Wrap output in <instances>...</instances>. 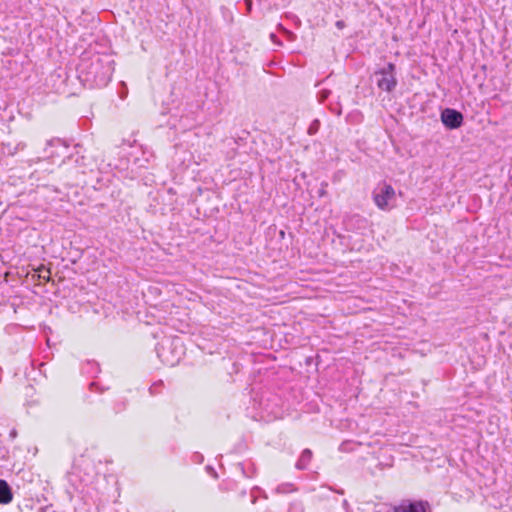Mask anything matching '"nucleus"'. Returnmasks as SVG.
Instances as JSON below:
<instances>
[{
	"instance_id": "1",
	"label": "nucleus",
	"mask_w": 512,
	"mask_h": 512,
	"mask_svg": "<svg viewBox=\"0 0 512 512\" xmlns=\"http://www.w3.org/2000/svg\"><path fill=\"white\" fill-rule=\"evenodd\" d=\"M114 60L111 55L95 53L81 57L77 66V77L84 87L103 88L112 78Z\"/></svg>"
},
{
	"instance_id": "2",
	"label": "nucleus",
	"mask_w": 512,
	"mask_h": 512,
	"mask_svg": "<svg viewBox=\"0 0 512 512\" xmlns=\"http://www.w3.org/2000/svg\"><path fill=\"white\" fill-rule=\"evenodd\" d=\"M69 146L60 138H53L46 143L45 152L47 157H63V164H72L81 173L94 172L99 169L97 161L84 154V149L81 145L76 144L69 152Z\"/></svg>"
},
{
	"instance_id": "3",
	"label": "nucleus",
	"mask_w": 512,
	"mask_h": 512,
	"mask_svg": "<svg viewBox=\"0 0 512 512\" xmlns=\"http://www.w3.org/2000/svg\"><path fill=\"white\" fill-rule=\"evenodd\" d=\"M98 476L93 460L85 454L79 455L74 459L71 470L66 474L68 484L72 489H68V493H76L81 498L85 495H92L91 486Z\"/></svg>"
},
{
	"instance_id": "4",
	"label": "nucleus",
	"mask_w": 512,
	"mask_h": 512,
	"mask_svg": "<svg viewBox=\"0 0 512 512\" xmlns=\"http://www.w3.org/2000/svg\"><path fill=\"white\" fill-rule=\"evenodd\" d=\"M160 361L170 367L177 365L185 354L181 337H164L155 347Z\"/></svg>"
},
{
	"instance_id": "5",
	"label": "nucleus",
	"mask_w": 512,
	"mask_h": 512,
	"mask_svg": "<svg viewBox=\"0 0 512 512\" xmlns=\"http://www.w3.org/2000/svg\"><path fill=\"white\" fill-rule=\"evenodd\" d=\"M113 487L105 476L99 475L91 486L92 495H85L82 500L95 504L97 508L103 507L110 501Z\"/></svg>"
},
{
	"instance_id": "6",
	"label": "nucleus",
	"mask_w": 512,
	"mask_h": 512,
	"mask_svg": "<svg viewBox=\"0 0 512 512\" xmlns=\"http://www.w3.org/2000/svg\"><path fill=\"white\" fill-rule=\"evenodd\" d=\"M376 85L381 91L392 92L397 86L396 66L389 62L384 67L379 68L373 74Z\"/></svg>"
},
{
	"instance_id": "7",
	"label": "nucleus",
	"mask_w": 512,
	"mask_h": 512,
	"mask_svg": "<svg viewBox=\"0 0 512 512\" xmlns=\"http://www.w3.org/2000/svg\"><path fill=\"white\" fill-rule=\"evenodd\" d=\"M395 199V190L392 185L381 182L373 191V200L379 209L387 210L390 208V202Z\"/></svg>"
},
{
	"instance_id": "8",
	"label": "nucleus",
	"mask_w": 512,
	"mask_h": 512,
	"mask_svg": "<svg viewBox=\"0 0 512 512\" xmlns=\"http://www.w3.org/2000/svg\"><path fill=\"white\" fill-rule=\"evenodd\" d=\"M440 117L443 125L449 130L458 129L464 123L463 114L453 108H445L442 110Z\"/></svg>"
},
{
	"instance_id": "9",
	"label": "nucleus",
	"mask_w": 512,
	"mask_h": 512,
	"mask_svg": "<svg viewBox=\"0 0 512 512\" xmlns=\"http://www.w3.org/2000/svg\"><path fill=\"white\" fill-rule=\"evenodd\" d=\"M429 503L427 501L404 500L393 509V512H428Z\"/></svg>"
},
{
	"instance_id": "10",
	"label": "nucleus",
	"mask_w": 512,
	"mask_h": 512,
	"mask_svg": "<svg viewBox=\"0 0 512 512\" xmlns=\"http://www.w3.org/2000/svg\"><path fill=\"white\" fill-rule=\"evenodd\" d=\"M367 220L358 215L354 214L344 219V225L347 231L361 230L366 228Z\"/></svg>"
},
{
	"instance_id": "11",
	"label": "nucleus",
	"mask_w": 512,
	"mask_h": 512,
	"mask_svg": "<svg viewBox=\"0 0 512 512\" xmlns=\"http://www.w3.org/2000/svg\"><path fill=\"white\" fill-rule=\"evenodd\" d=\"M99 372L100 367L96 361L88 360L81 366V373L87 377H96Z\"/></svg>"
},
{
	"instance_id": "12",
	"label": "nucleus",
	"mask_w": 512,
	"mask_h": 512,
	"mask_svg": "<svg viewBox=\"0 0 512 512\" xmlns=\"http://www.w3.org/2000/svg\"><path fill=\"white\" fill-rule=\"evenodd\" d=\"M236 467L241 471L245 478H253L256 475V467L251 460L240 462Z\"/></svg>"
},
{
	"instance_id": "13",
	"label": "nucleus",
	"mask_w": 512,
	"mask_h": 512,
	"mask_svg": "<svg viewBox=\"0 0 512 512\" xmlns=\"http://www.w3.org/2000/svg\"><path fill=\"white\" fill-rule=\"evenodd\" d=\"M13 494L11 487L5 481L0 479V504H8L12 501Z\"/></svg>"
},
{
	"instance_id": "14",
	"label": "nucleus",
	"mask_w": 512,
	"mask_h": 512,
	"mask_svg": "<svg viewBox=\"0 0 512 512\" xmlns=\"http://www.w3.org/2000/svg\"><path fill=\"white\" fill-rule=\"evenodd\" d=\"M311 459H312V451L308 448L304 449L302 451L300 457L298 458V460L295 464V467L298 470H305V469H307Z\"/></svg>"
},
{
	"instance_id": "15",
	"label": "nucleus",
	"mask_w": 512,
	"mask_h": 512,
	"mask_svg": "<svg viewBox=\"0 0 512 512\" xmlns=\"http://www.w3.org/2000/svg\"><path fill=\"white\" fill-rule=\"evenodd\" d=\"M128 407V400L126 398H119L113 404V411L118 414L125 411Z\"/></svg>"
},
{
	"instance_id": "16",
	"label": "nucleus",
	"mask_w": 512,
	"mask_h": 512,
	"mask_svg": "<svg viewBox=\"0 0 512 512\" xmlns=\"http://www.w3.org/2000/svg\"><path fill=\"white\" fill-rule=\"evenodd\" d=\"M38 279L43 280L44 282H48L51 277V272L45 266L41 265L36 271Z\"/></svg>"
},
{
	"instance_id": "17",
	"label": "nucleus",
	"mask_w": 512,
	"mask_h": 512,
	"mask_svg": "<svg viewBox=\"0 0 512 512\" xmlns=\"http://www.w3.org/2000/svg\"><path fill=\"white\" fill-rule=\"evenodd\" d=\"M304 504L301 500H293L289 503L287 512H304Z\"/></svg>"
},
{
	"instance_id": "18",
	"label": "nucleus",
	"mask_w": 512,
	"mask_h": 512,
	"mask_svg": "<svg viewBox=\"0 0 512 512\" xmlns=\"http://www.w3.org/2000/svg\"><path fill=\"white\" fill-rule=\"evenodd\" d=\"M164 387V383L162 380H158L156 382H154L150 387H149V393L150 395L152 396H155V395H158L162 392V389Z\"/></svg>"
},
{
	"instance_id": "19",
	"label": "nucleus",
	"mask_w": 512,
	"mask_h": 512,
	"mask_svg": "<svg viewBox=\"0 0 512 512\" xmlns=\"http://www.w3.org/2000/svg\"><path fill=\"white\" fill-rule=\"evenodd\" d=\"M295 490H296V488L291 483H284V484L279 485L276 488L277 493H283V494L290 493Z\"/></svg>"
},
{
	"instance_id": "20",
	"label": "nucleus",
	"mask_w": 512,
	"mask_h": 512,
	"mask_svg": "<svg viewBox=\"0 0 512 512\" xmlns=\"http://www.w3.org/2000/svg\"><path fill=\"white\" fill-rule=\"evenodd\" d=\"M236 488H237V482H235L233 480H226V481H223L221 484V489L224 491H232V490H236Z\"/></svg>"
},
{
	"instance_id": "21",
	"label": "nucleus",
	"mask_w": 512,
	"mask_h": 512,
	"mask_svg": "<svg viewBox=\"0 0 512 512\" xmlns=\"http://www.w3.org/2000/svg\"><path fill=\"white\" fill-rule=\"evenodd\" d=\"M328 108L332 113L336 114L337 116H340L342 114V108L339 101H336L335 103L331 102Z\"/></svg>"
},
{
	"instance_id": "22",
	"label": "nucleus",
	"mask_w": 512,
	"mask_h": 512,
	"mask_svg": "<svg viewBox=\"0 0 512 512\" xmlns=\"http://www.w3.org/2000/svg\"><path fill=\"white\" fill-rule=\"evenodd\" d=\"M331 95V91L329 89H322L317 94V99L319 103L325 102L329 96Z\"/></svg>"
},
{
	"instance_id": "23",
	"label": "nucleus",
	"mask_w": 512,
	"mask_h": 512,
	"mask_svg": "<svg viewBox=\"0 0 512 512\" xmlns=\"http://www.w3.org/2000/svg\"><path fill=\"white\" fill-rule=\"evenodd\" d=\"M320 127V121L318 119H315L311 122L309 128H308V134L314 135L318 132Z\"/></svg>"
},
{
	"instance_id": "24",
	"label": "nucleus",
	"mask_w": 512,
	"mask_h": 512,
	"mask_svg": "<svg viewBox=\"0 0 512 512\" xmlns=\"http://www.w3.org/2000/svg\"><path fill=\"white\" fill-rule=\"evenodd\" d=\"M89 390L102 393V392H104L105 389L104 388H99L98 383L93 381V382H91L89 384Z\"/></svg>"
},
{
	"instance_id": "25",
	"label": "nucleus",
	"mask_w": 512,
	"mask_h": 512,
	"mask_svg": "<svg viewBox=\"0 0 512 512\" xmlns=\"http://www.w3.org/2000/svg\"><path fill=\"white\" fill-rule=\"evenodd\" d=\"M244 3H245V6H246V13L250 14L251 11H252L253 1L252 0H244Z\"/></svg>"
},
{
	"instance_id": "26",
	"label": "nucleus",
	"mask_w": 512,
	"mask_h": 512,
	"mask_svg": "<svg viewBox=\"0 0 512 512\" xmlns=\"http://www.w3.org/2000/svg\"><path fill=\"white\" fill-rule=\"evenodd\" d=\"M39 512H57L52 505H48V506H45V507H41L39 509Z\"/></svg>"
},
{
	"instance_id": "27",
	"label": "nucleus",
	"mask_w": 512,
	"mask_h": 512,
	"mask_svg": "<svg viewBox=\"0 0 512 512\" xmlns=\"http://www.w3.org/2000/svg\"><path fill=\"white\" fill-rule=\"evenodd\" d=\"M278 29L288 36H293V33L286 29L285 27H283L282 24H278Z\"/></svg>"
},
{
	"instance_id": "28",
	"label": "nucleus",
	"mask_w": 512,
	"mask_h": 512,
	"mask_svg": "<svg viewBox=\"0 0 512 512\" xmlns=\"http://www.w3.org/2000/svg\"><path fill=\"white\" fill-rule=\"evenodd\" d=\"M270 39L272 40L273 43H275L276 45L278 46H281L282 45V42L277 38V36L274 34V33H271L270 34Z\"/></svg>"
},
{
	"instance_id": "29",
	"label": "nucleus",
	"mask_w": 512,
	"mask_h": 512,
	"mask_svg": "<svg viewBox=\"0 0 512 512\" xmlns=\"http://www.w3.org/2000/svg\"><path fill=\"white\" fill-rule=\"evenodd\" d=\"M206 470H207V471H208V472H209L213 477H215V478L217 477V473H216V471L214 470V468H213V467H211V466H207V467H206Z\"/></svg>"
},
{
	"instance_id": "30",
	"label": "nucleus",
	"mask_w": 512,
	"mask_h": 512,
	"mask_svg": "<svg viewBox=\"0 0 512 512\" xmlns=\"http://www.w3.org/2000/svg\"><path fill=\"white\" fill-rule=\"evenodd\" d=\"M335 25H336V27H337L338 29H342V28H344V27H345V23H344V21H343V20H338V21L335 23Z\"/></svg>"
},
{
	"instance_id": "31",
	"label": "nucleus",
	"mask_w": 512,
	"mask_h": 512,
	"mask_svg": "<svg viewBox=\"0 0 512 512\" xmlns=\"http://www.w3.org/2000/svg\"><path fill=\"white\" fill-rule=\"evenodd\" d=\"M9 437L13 440L17 437V431L16 429H12L9 433Z\"/></svg>"
},
{
	"instance_id": "32",
	"label": "nucleus",
	"mask_w": 512,
	"mask_h": 512,
	"mask_svg": "<svg viewBox=\"0 0 512 512\" xmlns=\"http://www.w3.org/2000/svg\"><path fill=\"white\" fill-rule=\"evenodd\" d=\"M250 494H251V502H252V504H255L257 502V496L254 493H250Z\"/></svg>"
},
{
	"instance_id": "33",
	"label": "nucleus",
	"mask_w": 512,
	"mask_h": 512,
	"mask_svg": "<svg viewBox=\"0 0 512 512\" xmlns=\"http://www.w3.org/2000/svg\"><path fill=\"white\" fill-rule=\"evenodd\" d=\"M246 494H247V490H246V489H242V490L239 492V496H240L241 498H244V497L246 496Z\"/></svg>"
},
{
	"instance_id": "34",
	"label": "nucleus",
	"mask_w": 512,
	"mask_h": 512,
	"mask_svg": "<svg viewBox=\"0 0 512 512\" xmlns=\"http://www.w3.org/2000/svg\"><path fill=\"white\" fill-rule=\"evenodd\" d=\"M258 490H260V488L258 486H255V487L252 488L250 493L257 492Z\"/></svg>"
},
{
	"instance_id": "35",
	"label": "nucleus",
	"mask_w": 512,
	"mask_h": 512,
	"mask_svg": "<svg viewBox=\"0 0 512 512\" xmlns=\"http://www.w3.org/2000/svg\"><path fill=\"white\" fill-rule=\"evenodd\" d=\"M343 506H344L345 508H346V507H348V501H347V500H344V501H343Z\"/></svg>"
},
{
	"instance_id": "36",
	"label": "nucleus",
	"mask_w": 512,
	"mask_h": 512,
	"mask_svg": "<svg viewBox=\"0 0 512 512\" xmlns=\"http://www.w3.org/2000/svg\"><path fill=\"white\" fill-rule=\"evenodd\" d=\"M199 457L202 458V455L201 454H197L196 459H199Z\"/></svg>"
},
{
	"instance_id": "37",
	"label": "nucleus",
	"mask_w": 512,
	"mask_h": 512,
	"mask_svg": "<svg viewBox=\"0 0 512 512\" xmlns=\"http://www.w3.org/2000/svg\"><path fill=\"white\" fill-rule=\"evenodd\" d=\"M199 457L202 458V455L201 454H197L196 459H199Z\"/></svg>"
}]
</instances>
